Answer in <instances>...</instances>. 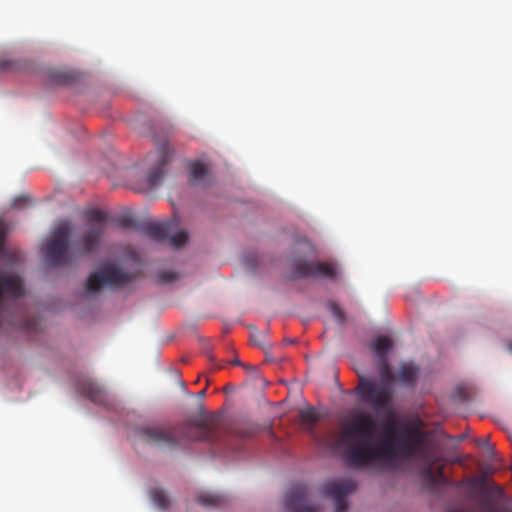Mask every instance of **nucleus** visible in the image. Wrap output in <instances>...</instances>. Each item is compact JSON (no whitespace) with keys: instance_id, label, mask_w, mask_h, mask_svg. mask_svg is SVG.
I'll list each match as a JSON object with an SVG mask.
<instances>
[{"instance_id":"obj_1","label":"nucleus","mask_w":512,"mask_h":512,"mask_svg":"<svg viewBox=\"0 0 512 512\" xmlns=\"http://www.w3.org/2000/svg\"><path fill=\"white\" fill-rule=\"evenodd\" d=\"M393 428L379 425L369 414L357 413L341 424L339 444L350 464L366 466L383 460L410 459L420 452L426 435L418 428L406 427L398 440L391 438Z\"/></svg>"},{"instance_id":"obj_2","label":"nucleus","mask_w":512,"mask_h":512,"mask_svg":"<svg viewBox=\"0 0 512 512\" xmlns=\"http://www.w3.org/2000/svg\"><path fill=\"white\" fill-rule=\"evenodd\" d=\"M220 431L221 424L218 418L200 415L168 428L143 426L137 433L148 444L159 448L176 449L185 447L190 442H216Z\"/></svg>"},{"instance_id":"obj_3","label":"nucleus","mask_w":512,"mask_h":512,"mask_svg":"<svg viewBox=\"0 0 512 512\" xmlns=\"http://www.w3.org/2000/svg\"><path fill=\"white\" fill-rule=\"evenodd\" d=\"M377 366L382 383L378 384L374 379L359 376L354 393L360 402L371 405L378 414L386 412L387 419H390L393 414L394 392L388 384L393 379L389 359L377 361Z\"/></svg>"},{"instance_id":"obj_4","label":"nucleus","mask_w":512,"mask_h":512,"mask_svg":"<svg viewBox=\"0 0 512 512\" xmlns=\"http://www.w3.org/2000/svg\"><path fill=\"white\" fill-rule=\"evenodd\" d=\"M172 126L160 127L159 132H154L152 138L155 142L156 151L149 154L148 157L153 158L156 166L150 171L147 181L150 188L157 187L161 184L165 175L164 168L172 160L174 150L169 147V139L172 134Z\"/></svg>"},{"instance_id":"obj_5","label":"nucleus","mask_w":512,"mask_h":512,"mask_svg":"<svg viewBox=\"0 0 512 512\" xmlns=\"http://www.w3.org/2000/svg\"><path fill=\"white\" fill-rule=\"evenodd\" d=\"M24 293L23 282L17 275H9L0 271V337L4 334V324L12 327L30 329L32 322L26 319H18L9 315L4 307V297L17 298Z\"/></svg>"},{"instance_id":"obj_6","label":"nucleus","mask_w":512,"mask_h":512,"mask_svg":"<svg viewBox=\"0 0 512 512\" xmlns=\"http://www.w3.org/2000/svg\"><path fill=\"white\" fill-rule=\"evenodd\" d=\"M88 227L74 246L84 254L98 250L106 232L107 214L99 209H91L85 214Z\"/></svg>"},{"instance_id":"obj_7","label":"nucleus","mask_w":512,"mask_h":512,"mask_svg":"<svg viewBox=\"0 0 512 512\" xmlns=\"http://www.w3.org/2000/svg\"><path fill=\"white\" fill-rule=\"evenodd\" d=\"M71 233L70 224L62 222L52 231L44 245L45 258L51 266L60 267L68 263V238Z\"/></svg>"},{"instance_id":"obj_8","label":"nucleus","mask_w":512,"mask_h":512,"mask_svg":"<svg viewBox=\"0 0 512 512\" xmlns=\"http://www.w3.org/2000/svg\"><path fill=\"white\" fill-rule=\"evenodd\" d=\"M132 276L112 262L103 263L100 268L89 275L86 282L88 292H97L103 286L121 287L129 283Z\"/></svg>"},{"instance_id":"obj_9","label":"nucleus","mask_w":512,"mask_h":512,"mask_svg":"<svg viewBox=\"0 0 512 512\" xmlns=\"http://www.w3.org/2000/svg\"><path fill=\"white\" fill-rule=\"evenodd\" d=\"M176 226L175 220L162 223L150 222L144 226V231L152 240L168 242L170 246L179 248L188 241V234L185 230L174 232Z\"/></svg>"},{"instance_id":"obj_10","label":"nucleus","mask_w":512,"mask_h":512,"mask_svg":"<svg viewBox=\"0 0 512 512\" xmlns=\"http://www.w3.org/2000/svg\"><path fill=\"white\" fill-rule=\"evenodd\" d=\"M356 489V483L350 478L334 479L324 484V492L333 500L335 512H346L347 495Z\"/></svg>"},{"instance_id":"obj_11","label":"nucleus","mask_w":512,"mask_h":512,"mask_svg":"<svg viewBox=\"0 0 512 512\" xmlns=\"http://www.w3.org/2000/svg\"><path fill=\"white\" fill-rule=\"evenodd\" d=\"M309 491L306 485L295 484L287 492L284 506L287 512H320V506L308 501Z\"/></svg>"},{"instance_id":"obj_12","label":"nucleus","mask_w":512,"mask_h":512,"mask_svg":"<svg viewBox=\"0 0 512 512\" xmlns=\"http://www.w3.org/2000/svg\"><path fill=\"white\" fill-rule=\"evenodd\" d=\"M293 275L295 278L323 277L335 280L337 278V270L331 263L299 260L293 264Z\"/></svg>"},{"instance_id":"obj_13","label":"nucleus","mask_w":512,"mask_h":512,"mask_svg":"<svg viewBox=\"0 0 512 512\" xmlns=\"http://www.w3.org/2000/svg\"><path fill=\"white\" fill-rule=\"evenodd\" d=\"M80 394L87 397L94 403L103 404L106 400V393L99 385L90 378H83L77 384Z\"/></svg>"},{"instance_id":"obj_14","label":"nucleus","mask_w":512,"mask_h":512,"mask_svg":"<svg viewBox=\"0 0 512 512\" xmlns=\"http://www.w3.org/2000/svg\"><path fill=\"white\" fill-rule=\"evenodd\" d=\"M392 348V341L387 336H380L376 338L372 345L371 349L376 357V360L388 359V352Z\"/></svg>"},{"instance_id":"obj_15","label":"nucleus","mask_w":512,"mask_h":512,"mask_svg":"<svg viewBox=\"0 0 512 512\" xmlns=\"http://www.w3.org/2000/svg\"><path fill=\"white\" fill-rule=\"evenodd\" d=\"M426 480L435 486L454 485L444 474V466H439L433 471L432 465L425 470Z\"/></svg>"},{"instance_id":"obj_16","label":"nucleus","mask_w":512,"mask_h":512,"mask_svg":"<svg viewBox=\"0 0 512 512\" xmlns=\"http://www.w3.org/2000/svg\"><path fill=\"white\" fill-rule=\"evenodd\" d=\"M419 369L413 364L403 363L399 369V380L407 386L413 387L418 377Z\"/></svg>"},{"instance_id":"obj_17","label":"nucleus","mask_w":512,"mask_h":512,"mask_svg":"<svg viewBox=\"0 0 512 512\" xmlns=\"http://www.w3.org/2000/svg\"><path fill=\"white\" fill-rule=\"evenodd\" d=\"M197 502L205 507L221 508L225 505L226 499L215 493H201L197 497Z\"/></svg>"},{"instance_id":"obj_18","label":"nucleus","mask_w":512,"mask_h":512,"mask_svg":"<svg viewBox=\"0 0 512 512\" xmlns=\"http://www.w3.org/2000/svg\"><path fill=\"white\" fill-rule=\"evenodd\" d=\"M300 421L306 430L312 432L314 426L319 421V415L314 408L308 407L300 411Z\"/></svg>"},{"instance_id":"obj_19","label":"nucleus","mask_w":512,"mask_h":512,"mask_svg":"<svg viewBox=\"0 0 512 512\" xmlns=\"http://www.w3.org/2000/svg\"><path fill=\"white\" fill-rule=\"evenodd\" d=\"M208 174V169L206 165L202 162H195L191 165L190 168V180L193 183L202 182Z\"/></svg>"},{"instance_id":"obj_20","label":"nucleus","mask_w":512,"mask_h":512,"mask_svg":"<svg viewBox=\"0 0 512 512\" xmlns=\"http://www.w3.org/2000/svg\"><path fill=\"white\" fill-rule=\"evenodd\" d=\"M151 498H152L154 504L161 509L168 508V506L170 504V499H169L168 495L162 489H158V488L153 489L151 491Z\"/></svg>"},{"instance_id":"obj_21","label":"nucleus","mask_w":512,"mask_h":512,"mask_svg":"<svg viewBox=\"0 0 512 512\" xmlns=\"http://www.w3.org/2000/svg\"><path fill=\"white\" fill-rule=\"evenodd\" d=\"M23 68V65L20 61L17 60H2L0 61V70L2 71H20Z\"/></svg>"},{"instance_id":"obj_22","label":"nucleus","mask_w":512,"mask_h":512,"mask_svg":"<svg viewBox=\"0 0 512 512\" xmlns=\"http://www.w3.org/2000/svg\"><path fill=\"white\" fill-rule=\"evenodd\" d=\"M329 310L333 317L339 322L343 323L345 321V314L341 307L336 302L329 303Z\"/></svg>"},{"instance_id":"obj_23","label":"nucleus","mask_w":512,"mask_h":512,"mask_svg":"<svg viewBox=\"0 0 512 512\" xmlns=\"http://www.w3.org/2000/svg\"><path fill=\"white\" fill-rule=\"evenodd\" d=\"M52 79L56 83L66 84L73 80V76L67 72H55L52 74Z\"/></svg>"},{"instance_id":"obj_24","label":"nucleus","mask_w":512,"mask_h":512,"mask_svg":"<svg viewBox=\"0 0 512 512\" xmlns=\"http://www.w3.org/2000/svg\"><path fill=\"white\" fill-rule=\"evenodd\" d=\"M5 238H6V227L4 222L0 219V257H5Z\"/></svg>"},{"instance_id":"obj_25","label":"nucleus","mask_w":512,"mask_h":512,"mask_svg":"<svg viewBox=\"0 0 512 512\" xmlns=\"http://www.w3.org/2000/svg\"><path fill=\"white\" fill-rule=\"evenodd\" d=\"M31 202V198L28 195H21L12 201V208L19 209L24 207L26 204Z\"/></svg>"},{"instance_id":"obj_26","label":"nucleus","mask_w":512,"mask_h":512,"mask_svg":"<svg viewBox=\"0 0 512 512\" xmlns=\"http://www.w3.org/2000/svg\"><path fill=\"white\" fill-rule=\"evenodd\" d=\"M177 278L178 276L176 275V273L171 271H165L159 274V279L162 283H170L176 280Z\"/></svg>"},{"instance_id":"obj_27","label":"nucleus","mask_w":512,"mask_h":512,"mask_svg":"<svg viewBox=\"0 0 512 512\" xmlns=\"http://www.w3.org/2000/svg\"><path fill=\"white\" fill-rule=\"evenodd\" d=\"M118 223L121 227L125 229L133 228L135 226V222L132 218L128 216H122L118 219Z\"/></svg>"},{"instance_id":"obj_28","label":"nucleus","mask_w":512,"mask_h":512,"mask_svg":"<svg viewBox=\"0 0 512 512\" xmlns=\"http://www.w3.org/2000/svg\"><path fill=\"white\" fill-rule=\"evenodd\" d=\"M264 338H265L264 335L261 333H255L252 335V340H253L254 344L257 346L263 347L266 344V341Z\"/></svg>"},{"instance_id":"obj_29","label":"nucleus","mask_w":512,"mask_h":512,"mask_svg":"<svg viewBox=\"0 0 512 512\" xmlns=\"http://www.w3.org/2000/svg\"><path fill=\"white\" fill-rule=\"evenodd\" d=\"M232 364L233 365H237V366H242V362L238 359V358H235L233 361H232Z\"/></svg>"},{"instance_id":"obj_30","label":"nucleus","mask_w":512,"mask_h":512,"mask_svg":"<svg viewBox=\"0 0 512 512\" xmlns=\"http://www.w3.org/2000/svg\"><path fill=\"white\" fill-rule=\"evenodd\" d=\"M205 394H206V389H203V390H201V391L198 393V396H199V397H204V396H205Z\"/></svg>"},{"instance_id":"obj_31","label":"nucleus","mask_w":512,"mask_h":512,"mask_svg":"<svg viewBox=\"0 0 512 512\" xmlns=\"http://www.w3.org/2000/svg\"><path fill=\"white\" fill-rule=\"evenodd\" d=\"M481 445H487L488 444V438H485L481 441Z\"/></svg>"},{"instance_id":"obj_32","label":"nucleus","mask_w":512,"mask_h":512,"mask_svg":"<svg viewBox=\"0 0 512 512\" xmlns=\"http://www.w3.org/2000/svg\"><path fill=\"white\" fill-rule=\"evenodd\" d=\"M253 434H254V431L249 432V433H245V434H244V436H251V435H253Z\"/></svg>"},{"instance_id":"obj_33","label":"nucleus","mask_w":512,"mask_h":512,"mask_svg":"<svg viewBox=\"0 0 512 512\" xmlns=\"http://www.w3.org/2000/svg\"><path fill=\"white\" fill-rule=\"evenodd\" d=\"M509 350L512 352V342L509 344Z\"/></svg>"}]
</instances>
